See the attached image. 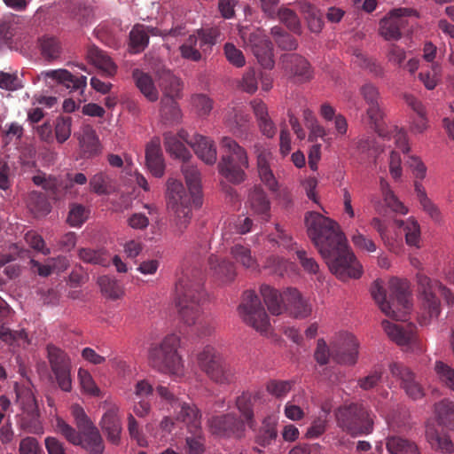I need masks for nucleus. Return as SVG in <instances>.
<instances>
[{
  "instance_id": "nucleus-1",
  "label": "nucleus",
  "mask_w": 454,
  "mask_h": 454,
  "mask_svg": "<svg viewBox=\"0 0 454 454\" xmlns=\"http://www.w3.org/2000/svg\"><path fill=\"white\" fill-rule=\"evenodd\" d=\"M305 225L308 236L337 278L341 280L360 278L362 266L348 248L345 234L336 221L311 211L305 215Z\"/></svg>"
},
{
  "instance_id": "nucleus-2",
  "label": "nucleus",
  "mask_w": 454,
  "mask_h": 454,
  "mask_svg": "<svg viewBox=\"0 0 454 454\" xmlns=\"http://www.w3.org/2000/svg\"><path fill=\"white\" fill-rule=\"evenodd\" d=\"M207 298L204 278L199 271L184 274L176 285L175 303L180 319L186 325H196L202 336L210 335L214 330L212 320L203 314Z\"/></svg>"
},
{
  "instance_id": "nucleus-3",
  "label": "nucleus",
  "mask_w": 454,
  "mask_h": 454,
  "mask_svg": "<svg viewBox=\"0 0 454 454\" xmlns=\"http://www.w3.org/2000/svg\"><path fill=\"white\" fill-rule=\"evenodd\" d=\"M78 431L61 418L56 419V430L70 443L81 446L91 454H102L105 450L104 441L98 427L93 424L78 404L71 408Z\"/></svg>"
},
{
  "instance_id": "nucleus-4",
  "label": "nucleus",
  "mask_w": 454,
  "mask_h": 454,
  "mask_svg": "<svg viewBox=\"0 0 454 454\" xmlns=\"http://www.w3.org/2000/svg\"><path fill=\"white\" fill-rule=\"evenodd\" d=\"M390 301H387L381 281L376 280L371 287V294L381 311L395 320H406L411 309L409 286L407 281L393 278L389 281Z\"/></svg>"
},
{
  "instance_id": "nucleus-5",
  "label": "nucleus",
  "mask_w": 454,
  "mask_h": 454,
  "mask_svg": "<svg viewBox=\"0 0 454 454\" xmlns=\"http://www.w3.org/2000/svg\"><path fill=\"white\" fill-rule=\"evenodd\" d=\"M221 145L223 153L217 165L219 174L233 184L243 183L249 167L247 151L229 137L222 138Z\"/></svg>"
},
{
  "instance_id": "nucleus-6",
  "label": "nucleus",
  "mask_w": 454,
  "mask_h": 454,
  "mask_svg": "<svg viewBox=\"0 0 454 454\" xmlns=\"http://www.w3.org/2000/svg\"><path fill=\"white\" fill-rule=\"evenodd\" d=\"M180 339L176 334L166 336L160 343L151 347L149 363L159 372L180 377L184 374V363L177 349Z\"/></svg>"
},
{
  "instance_id": "nucleus-7",
  "label": "nucleus",
  "mask_w": 454,
  "mask_h": 454,
  "mask_svg": "<svg viewBox=\"0 0 454 454\" xmlns=\"http://www.w3.org/2000/svg\"><path fill=\"white\" fill-rule=\"evenodd\" d=\"M374 417L370 410L360 403L342 405L335 411L338 427L353 437L371 434Z\"/></svg>"
},
{
  "instance_id": "nucleus-8",
  "label": "nucleus",
  "mask_w": 454,
  "mask_h": 454,
  "mask_svg": "<svg viewBox=\"0 0 454 454\" xmlns=\"http://www.w3.org/2000/svg\"><path fill=\"white\" fill-rule=\"evenodd\" d=\"M196 360L200 369L212 382L219 386H229L235 382V369L214 347L205 346L198 352Z\"/></svg>"
},
{
  "instance_id": "nucleus-9",
  "label": "nucleus",
  "mask_w": 454,
  "mask_h": 454,
  "mask_svg": "<svg viewBox=\"0 0 454 454\" xmlns=\"http://www.w3.org/2000/svg\"><path fill=\"white\" fill-rule=\"evenodd\" d=\"M435 412L437 423L427 425V439L434 450L450 453L454 446L443 427H454V403L449 400H442L435 405Z\"/></svg>"
},
{
  "instance_id": "nucleus-10",
  "label": "nucleus",
  "mask_w": 454,
  "mask_h": 454,
  "mask_svg": "<svg viewBox=\"0 0 454 454\" xmlns=\"http://www.w3.org/2000/svg\"><path fill=\"white\" fill-rule=\"evenodd\" d=\"M220 35V29L217 27L197 29L180 45L179 51L182 58L193 62L200 61L211 53Z\"/></svg>"
},
{
  "instance_id": "nucleus-11",
  "label": "nucleus",
  "mask_w": 454,
  "mask_h": 454,
  "mask_svg": "<svg viewBox=\"0 0 454 454\" xmlns=\"http://www.w3.org/2000/svg\"><path fill=\"white\" fill-rule=\"evenodd\" d=\"M239 35L246 50L250 51L265 69L274 67L273 45L265 32L259 27H240Z\"/></svg>"
},
{
  "instance_id": "nucleus-12",
  "label": "nucleus",
  "mask_w": 454,
  "mask_h": 454,
  "mask_svg": "<svg viewBox=\"0 0 454 454\" xmlns=\"http://www.w3.org/2000/svg\"><path fill=\"white\" fill-rule=\"evenodd\" d=\"M239 312L243 321L257 332L268 333L270 331L269 317L254 291L244 292L242 302L239 306Z\"/></svg>"
},
{
  "instance_id": "nucleus-13",
  "label": "nucleus",
  "mask_w": 454,
  "mask_h": 454,
  "mask_svg": "<svg viewBox=\"0 0 454 454\" xmlns=\"http://www.w3.org/2000/svg\"><path fill=\"white\" fill-rule=\"evenodd\" d=\"M418 285L422 296V305L430 317H437L440 314V301L437 294L442 296L449 305L454 303V295L442 283L431 280L425 275L418 274Z\"/></svg>"
},
{
  "instance_id": "nucleus-14",
  "label": "nucleus",
  "mask_w": 454,
  "mask_h": 454,
  "mask_svg": "<svg viewBox=\"0 0 454 454\" xmlns=\"http://www.w3.org/2000/svg\"><path fill=\"white\" fill-rule=\"evenodd\" d=\"M418 285L422 296V305L430 317H437L440 314V301L437 294L442 296L449 305L454 303V295L442 283L431 280L425 275L418 274Z\"/></svg>"
},
{
  "instance_id": "nucleus-15",
  "label": "nucleus",
  "mask_w": 454,
  "mask_h": 454,
  "mask_svg": "<svg viewBox=\"0 0 454 454\" xmlns=\"http://www.w3.org/2000/svg\"><path fill=\"white\" fill-rule=\"evenodd\" d=\"M382 327L387 336L397 345L404 347L406 350L422 351V345L416 334V327L413 325H397L383 320Z\"/></svg>"
},
{
  "instance_id": "nucleus-16",
  "label": "nucleus",
  "mask_w": 454,
  "mask_h": 454,
  "mask_svg": "<svg viewBox=\"0 0 454 454\" xmlns=\"http://www.w3.org/2000/svg\"><path fill=\"white\" fill-rule=\"evenodd\" d=\"M39 79L44 81L49 87L61 86L70 91L83 92L87 86L85 75L75 76L67 69H52L41 72Z\"/></svg>"
},
{
  "instance_id": "nucleus-17",
  "label": "nucleus",
  "mask_w": 454,
  "mask_h": 454,
  "mask_svg": "<svg viewBox=\"0 0 454 454\" xmlns=\"http://www.w3.org/2000/svg\"><path fill=\"white\" fill-rule=\"evenodd\" d=\"M416 14L409 8H398L391 11L388 16L380 21V35L387 41H397L402 37V30L407 26L405 17Z\"/></svg>"
},
{
  "instance_id": "nucleus-18",
  "label": "nucleus",
  "mask_w": 454,
  "mask_h": 454,
  "mask_svg": "<svg viewBox=\"0 0 454 454\" xmlns=\"http://www.w3.org/2000/svg\"><path fill=\"white\" fill-rule=\"evenodd\" d=\"M208 426L213 434L221 437L241 438L246 430L245 421L233 413L214 416Z\"/></svg>"
},
{
  "instance_id": "nucleus-19",
  "label": "nucleus",
  "mask_w": 454,
  "mask_h": 454,
  "mask_svg": "<svg viewBox=\"0 0 454 454\" xmlns=\"http://www.w3.org/2000/svg\"><path fill=\"white\" fill-rule=\"evenodd\" d=\"M391 375L400 381L401 387L412 400H419L425 395L424 389L416 379L414 372L402 363L389 364Z\"/></svg>"
},
{
  "instance_id": "nucleus-20",
  "label": "nucleus",
  "mask_w": 454,
  "mask_h": 454,
  "mask_svg": "<svg viewBox=\"0 0 454 454\" xmlns=\"http://www.w3.org/2000/svg\"><path fill=\"white\" fill-rule=\"evenodd\" d=\"M358 342L350 333H343L331 348V356L338 364H355L358 355Z\"/></svg>"
},
{
  "instance_id": "nucleus-21",
  "label": "nucleus",
  "mask_w": 454,
  "mask_h": 454,
  "mask_svg": "<svg viewBox=\"0 0 454 454\" xmlns=\"http://www.w3.org/2000/svg\"><path fill=\"white\" fill-rule=\"evenodd\" d=\"M283 299V313L286 312L291 317L298 319H303L310 316L312 312L311 303L296 288H286L284 291Z\"/></svg>"
},
{
  "instance_id": "nucleus-22",
  "label": "nucleus",
  "mask_w": 454,
  "mask_h": 454,
  "mask_svg": "<svg viewBox=\"0 0 454 454\" xmlns=\"http://www.w3.org/2000/svg\"><path fill=\"white\" fill-rule=\"evenodd\" d=\"M166 197L168 207L172 211L191 207L192 203V195L190 191L186 192L183 184L174 178H169L167 182Z\"/></svg>"
},
{
  "instance_id": "nucleus-23",
  "label": "nucleus",
  "mask_w": 454,
  "mask_h": 454,
  "mask_svg": "<svg viewBox=\"0 0 454 454\" xmlns=\"http://www.w3.org/2000/svg\"><path fill=\"white\" fill-rule=\"evenodd\" d=\"M280 63L286 72L297 77L299 81H308L312 77L309 63L301 55L283 54L280 57Z\"/></svg>"
},
{
  "instance_id": "nucleus-24",
  "label": "nucleus",
  "mask_w": 454,
  "mask_h": 454,
  "mask_svg": "<svg viewBox=\"0 0 454 454\" xmlns=\"http://www.w3.org/2000/svg\"><path fill=\"white\" fill-rule=\"evenodd\" d=\"M100 427L111 443L118 444L120 442L122 428L117 406H111L107 409L102 416Z\"/></svg>"
},
{
  "instance_id": "nucleus-25",
  "label": "nucleus",
  "mask_w": 454,
  "mask_h": 454,
  "mask_svg": "<svg viewBox=\"0 0 454 454\" xmlns=\"http://www.w3.org/2000/svg\"><path fill=\"white\" fill-rule=\"evenodd\" d=\"M174 410L176 419L184 422L190 433L197 434L201 429V414L194 404L180 401Z\"/></svg>"
},
{
  "instance_id": "nucleus-26",
  "label": "nucleus",
  "mask_w": 454,
  "mask_h": 454,
  "mask_svg": "<svg viewBox=\"0 0 454 454\" xmlns=\"http://www.w3.org/2000/svg\"><path fill=\"white\" fill-rule=\"evenodd\" d=\"M214 278L221 284L231 283L236 277L235 265L225 258L212 254L208 259Z\"/></svg>"
},
{
  "instance_id": "nucleus-27",
  "label": "nucleus",
  "mask_w": 454,
  "mask_h": 454,
  "mask_svg": "<svg viewBox=\"0 0 454 454\" xmlns=\"http://www.w3.org/2000/svg\"><path fill=\"white\" fill-rule=\"evenodd\" d=\"M150 35H158V29L142 24H136L129 32V51L133 54L142 52L149 43Z\"/></svg>"
},
{
  "instance_id": "nucleus-28",
  "label": "nucleus",
  "mask_w": 454,
  "mask_h": 454,
  "mask_svg": "<svg viewBox=\"0 0 454 454\" xmlns=\"http://www.w3.org/2000/svg\"><path fill=\"white\" fill-rule=\"evenodd\" d=\"M192 148L195 154L207 165H213L217 159L216 147L212 139L207 137L194 134V141L192 142Z\"/></svg>"
},
{
  "instance_id": "nucleus-29",
  "label": "nucleus",
  "mask_w": 454,
  "mask_h": 454,
  "mask_svg": "<svg viewBox=\"0 0 454 454\" xmlns=\"http://www.w3.org/2000/svg\"><path fill=\"white\" fill-rule=\"evenodd\" d=\"M182 172L185 178L186 184L192 195V204L200 207L202 204L200 195V173L196 166L192 165L189 160L183 162Z\"/></svg>"
},
{
  "instance_id": "nucleus-30",
  "label": "nucleus",
  "mask_w": 454,
  "mask_h": 454,
  "mask_svg": "<svg viewBox=\"0 0 454 454\" xmlns=\"http://www.w3.org/2000/svg\"><path fill=\"white\" fill-rule=\"evenodd\" d=\"M271 153L265 149L257 153V171L261 181L272 192L278 190V183L270 166Z\"/></svg>"
},
{
  "instance_id": "nucleus-31",
  "label": "nucleus",
  "mask_w": 454,
  "mask_h": 454,
  "mask_svg": "<svg viewBox=\"0 0 454 454\" xmlns=\"http://www.w3.org/2000/svg\"><path fill=\"white\" fill-rule=\"evenodd\" d=\"M146 166L152 175L155 177H161L164 175L165 163L160 144L152 141L145 149Z\"/></svg>"
},
{
  "instance_id": "nucleus-32",
  "label": "nucleus",
  "mask_w": 454,
  "mask_h": 454,
  "mask_svg": "<svg viewBox=\"0 0 454 454\" xmlns=\"http://www.w3.org/2000/svg\"><path fill=\"white\" fill-rule=\"evenodd\" d=\"M79 145L83 158H92L101 152L99 139L96 131L90 126L82 128L79 137Z\"/></svg>"
},
{
  "instance_id": "nucleus-33",
  "label": "nucleus",
  "mask_w": 454,
  "mask_h": 454,
  "mask_svg": "<svg viewBox=\"0 0 454 454\" xmlns=\"http://www.w3.org/2000/svg\"><path fill=\"white\" fill-rule=\"evenodd\" d=\"M248 204L251 210L261 215L265 221L269 220L270 202L265 192L260 186H254L248 194Z\"/></svg>"
},
{
  "instance_id": "nucleus-34",
  "label": "nucleus",
  "mask_w": 454,
  "mask_h": 454,
  "mask_svg": "<svg viewBox=\"0 0 454 454\" xmlns=\"http://www.w3.org/2000/svg\"><path fill=\"white\" fill-rule=\"evenodd\" d=\"M259 398V393L251 394L248 392H244L236 399V407L240 412V414L243 416L245 425L247 424L250 428H254L255 427L253 408Z\"/></svg>"
},
{
  "instance_id": "nucleus-35",
  "label": "nucleus",
  "mask_w": 454,
  "mask_h": 454,
  "mask_svg": "<svg viewBox=\"0 0 454 454\" xmlns=\"http://www.w3.org/2000/svg\"><path fill=\"white\" fill-rule=\"evenodd\" d=\"M88 59L106 75L113 76L117 71V66L112 59L98 47H91L88 50Z\"/></svg>"
},
{
  "instance_id": "nucleus-36",
  "label": "nucleus",
  "mask_w": 454,
  "mask_h": 454,
  "mask_svg": "<svg viewBox=\"0 0 454 454\" xmlns=\"http://www.w3.org/2000/svg\"><path fill=\"white\" fill-rule=\"evenodd\" d=\"M260 293L264 300L265 304L268 307L269 311L275 316H278L283 313L284 308V292L278 293V291L268 285H262Z\"/></svg>"
},
{
  "instance_id": "nucleus-37",
  "label": "nucleus",
  "mask_w": 454,
  "mask_h": 454,
  "mask_svg": "<svg viewBox=\"0 0 454 454\" xmlns=\"http://www.w3.org/2000/svg\"><path fill=\"white\" fill-rule=\"evenodd\" d=\"M297 5L307 20L309 30L313 33H319L324 25L320 11L307 1H300Z\"/></svg>"
},
{
  "instance_id": "nucleus-38",
  "label": "nucleus",
  "mask_w": 454,
  "mask_h": 454,
  "mask_svg": "<svg viewBox=\"0 0 454 454\" xmlns=\"http://www.w3.org/2000/svg\"><path fill=\"white\" fill-rule=\"evenodd\" d=\"M132 77L137 87L148 100L154 102L158 99V91L153 84L152 77L148 74L136 68L132 72Z\"/></svg>"
},
{
  "instance_id": "nucleus-39",
  "label": "nucleus",
  "mask_w": 454,
  "mask_h": 454,
  "mask_svg": "<svg viewBox=\"0 0 454 454\" xmlns=\"http://www.w3.org/2000/svg\"><path fill=\"white\" fill-rule=\"evenodd\" d=\"M386 448L390 454H419L415 442L398 435L388 436Z\"/></svg>"
},
{
  "instance_id": "nucleus-40",
  "label": "nucleus",
  "mask_w": 454,
  "mask_h": 454,
  "mask_svg": "<svg viewBox=\"0 0 454 454\" xmlns=\"http://www.w3.org/2000/svg\"><path fill=\"white\" fill-rule=\"evenodd\" d=\"M230 254L238 263L247 269H254L257 265L256 259L252 254L249 245L236 242L231 246Z\"/></svg>"
},
{
  "instance_id": "nucleus-41",
  "label": "nucleus",
  "mask_w": 454,
  "mask_h": 454,
  "mask_svg": "<svg viewBox=\"0 0 454 454\" xmlns=\"http://www.w3.org/2000/svg\"><path fill=\"white\" fill-rule=\"evenodd\" d=\"M48 360L52 372L71 368L69 356L54 345L47 346Z\"/></svg>"
},
{
  "instance_id": "nucleus-42",
  "label": "nucleus",
  "mask_w": 454,
  "mask_h": 454,
  "mask_svg": "<svg viewBox=\"0 0 454 454\" xmlns=\"http://www.w3.org/2000/svg\"><path fill=\"white\" fill-rule=\"evenodd\" d=\"M163 92V98H171L176 99L180 98L182 84L179 78L169 72L164 73L159 82Z\"/></svg>"
},
{
  "instance_id": "nucleus-43",
  "label": "nucleus",
  "mask_w": 454,
  "mask_h": 454,
  "mask_svg": "<svg viewBox=\"0 0 454 454\" xmlns=\"http://www.w3.org/2000/svg\"><path fill=\"white\" fill-rule=\"evenodd\" d=\"M164 145L166 150L175 158L181 160L183 162L187 161L192 157L191 153L185 147L177 137L172 134H165Z\"/></svg>"
},
{
  "instance_id": "nucleus-44",
  "label": "nucleus",
  "mask_w": 454,
  "mask_h": 454,
  "mask_svg": "<svg viewBox=\"0 0 454 454\" xmlns=\"http://www.w3.org/2000/svg\"><path fill=\"white\" fill-rule=\"evenodd\" d=\"M32 181L35 185L41 186L52 198L56 199L59 196L61 184L56 176L38 171V173L32 177Z\"/></svg>"
},
{
  "instance_id": "nucleus-45",
  "label": "nucleus",
  "mask_w": 454,
  "mask_h": 454,
  "mask_svg": "<svg viewBox=\"0 0 454 454\" xmlns=\"http://www.w3.org/2000/svg\"><path fill=\"white\" fill-rule=\"evenodd\" d=\"M90 209L80 203L69 204L67 223L71 227H81L89 218Z\"/></svg>"
},
{
  "instance_id": "nucleus-46",
  "label": "nucleus",
  "mask_w": 454,
  "mask_h": 454,
  "mask_svg": "<svg viewBox=\"0 0 454 454\" xmlns=\"http://www.w3.org/2000/svg\"><path fill=\"white\" fill-rule=\"evenodd\" d=\"M40 51L43 59L52 61L59 58L61 46L59 40L53 36H43L39 40Z\"/></svg>"
},
{
  "instance_id": "nucleus-47",
  "label": "nucleus",
  "mask_w": 454,
  "mask_h": 454,
  "mask_svg": "<svg viewBox=\"0 0 454 454\" xmlns=\"http://www.w3.org/2000/svg\"><path fill=\"white\" fill-rule=\"evenodd\" d=\"M414 185L417 198L423 210L428 214L432 219L435 221L439 220L441 216L440 210L437 206L433 203L432 200L427 197L422 184L416 181Z\"/></svg>"
},
{
  "instance_id": "nucleus-48",
  "label": "nucleus",
  "mask_w": 454,
  "mask_h": 454,
  "mask_svg": "<svg viewBox=\"0 0 454 454\" xmlns=\"http://www.w3.org/2000/svg\"><path fill=\"white\" fill-rule=\"evenodd\" d=\"M353 62L357 66L368 70L374 76L381 77L384 74V68L376 60L368 58L360 50H354Z\"/></svg>"
},
{
  "instance_id": "nucleus-49",
  "label": "nucleus",
  "mask_w": 454,
  "mask_h": 454,
  "mask_svg": "<svg viewBox=\"0 0 454 454\" xmlns=\"http://www.w3.org/2000/svg\"><path fill=\"white\" fill-rule=\"evenodd\" d=\"M270 34L278 47L282 51H294L298 47L297 40L279 26L273 27Z\"/></svg>"
},
{
  "instance_id": "nucleus-50",
  "label": "nucleus",
  "mask_w": 454,
  "mask_h": 454,
  "mask_svg": "<svg viewBox=\"0 0 454 454\" xmlns=\"http://www.w3.org/2000/svg\"><path fill=\"white\" fill-rule=\"evenodd\" d=\"M380 189L384 201L394 212L405 215L408 212L407 207L396 198L391 190L389 184L384 178L380 179Z\"/></svg>"
},
{
  "instance_id": "nucleus-51",
  "label": "nucleus",
  "mask_w": 454,
  "mask_h": 454,
  "mask_svg": "<svg viewBox=\"0 0 454 454\" xmlns=\"http://www.w3.org/2000/svg\"><path fill=\"white\" fill-rule=\"evenodd\" d=\"M277 420L274 417H267L263 419L262 427L256 437V442L262 446H267L277 437Z\"/></svg>"
},
{
  "instance_id": "nucleus-52",
  "label": "nucleus",
  "mask_w": 454,
  "mask_h": 454,
  "mask_svg": "<svg viewBox=\"0 0 454 454\" xmlns=\"http://www.w3.org/2000/svg\"><path fill=\"white\" fill-rule=\"evenodd\" d=\"M111 181V176L107 173L98 172L90 179V189L98 195L110 194L112 189Z\"/></svg>"
},
{
  "instance_id": "nucleus-53",
  "label": "nucleus",
  "mask_w": 454,
  "mask_h": 454,
  "mask_svg": "<svg viewBox=\"0 0 454 454\" xmlns=\"http://www.w3.org/2000/svg\"><path fill=\"white\" fill-rule=\"evenodd\" d=\"M368 108L366 110V114L371 121V124L372 125L374 130L379 134L380 137H387L389 136L388 132H385L381 121L383 119V110L380 106V103H375V104H370L367 105Z\"/></svg>"
},
{
  "instance_id": "nucleus-54",
  "label": "nucleus",
  "mask_w": 454,
  "mask_h": 454,
  "mask_svg": "<svg viewBox=\"0 0 454 454\" xmlns=\"http://www.w3.org/2000/svg\"><path fill=\"white\" fill-rule=\"evenodd\" d=\"M277 17L292 32L298 35L301 33V21L294 11L281 7L278 10Z\"/></svg>"
},
{
  "instance_id": "nucleus-55",
  "label": "nucleus",
  "mask_w": 454,
  "mask_h": 454,
  "mask_svg": "<svg viewBox=\"0 0 454 454\" xmlns=\"http://www.w3.org/2000/svg\"><path fill=\"white\" fill-rule=\"evenodd\" d=\"M397 225L403 227L405 232V240L409 246L419 247L420 241V228L415 220H408L407 222L396 221Z\"/></svg>"
},
{
  "instance_id": "nucleus-56",
  "label": "nucleus",
  "mask_w": 454,
  "mask_h": 454,
  "mask_svg": "<svg viewBox=\"0 0 454 454\" xmlns=\"http://www.w3.org/2000/svg\"><path fill=\"white\" fill-rule=\"evenodd\" d=\"M30 209L37 214L46 215L51 210V205L43 192L33 191L28 195L27 200Z\"/></svg>"
},
{
  "instance_id": "nucleus-57",
  "label": "nucleus",
  "mask_w": 454,
  "mask_h": 454,
  "mask_svg": "<svg viewBox=\"0 0 454 454\" xmlns=\"http://www.w3.org/2000/svg\"><path fill=\"white\" fill-rule=\"evenodd\" d=\"M160 114L167 121H177L181 117V112L176 99L162 98L160 101Z\"/></svg>"
},
{
  "instance_id": "nucleus-58",
  "label": "nucleus",
  "mask_w": 454,
  "mask_h": 454,
  "mask_svg": "<svg viewBox=\"0 0 454 454\" xmlns=\"http://www.w3.org/2000/svg\"><path fill=\"white\" fill-rule=\"evenodd\" d=\"M98 284L102 293L113 300L119 299L123 294L122 287L114 278L107 276L100 277L98 278Z\"/></svg>"
},
{
  "instance_id": "nucleus-59",
  "label": "nucleus",
  "mask_w": 454,
  "mask_h": 454,
  "mask_svg": "<svg viewBox=\"0 0 454 454\" xmlns=\"http://www.w3.org/2000/svg\"><path fill=\"white\" fill-rule=\"evenodd\" d=\"M249 121V114L245 113L241 108L232 109V111L229 112L226 116V122L234 130V132H236L235 129H244Z\"/></svg>"
},
{
  "instance_id": "nucleus-60",
  "label": "nucleus",
  "mask_w": 454,
  "mask_h": 454,
  "mask_svg": "<svg viewBox=\"0 0 454 454\" xmlns=\"http://www.w3.org/2000/svg\"><path fill=\"white\" fill-rule=\"evenodd\" d=\"M434 371L439 380L454 391V369L442 361H437L434 364Z\"/></svg>"
},
{
  "instance_id": "nucleus-61",
  "label": "nucleus",
  "mask_w": 454,
  "mask_h": 454,
  "mask_svg": "<svg viewBox=\"0 0 454 454\" xmlns=\"http://www.w3.org/2000/svg\"><path fill=\"white\" fill-rule=\"evenodd\" d=\"M79 258L87 263L98 264L106 266L107 258L101 250H93L90 248H82L79 250Z\"/></svg>"
},
{
  "instance_id": "nucleus-62",
  "label": "nucleus",
  "mask_w": 454,
  "mask_h": 454,
  "mask_svg": "<svg viewBox=\"0 0 454 454\" xmlns=\"http://www.w3.org/2000/svg\"><path fill=\"white\" fill-rule=\"evenodd\" d=\"M72 119L69 116H61L55 122V135L59 143L66 142L71 135Z\"/></svg>"
},
{
  "instance_id": "nucleus-63",
  "label": "nucleus",
  "mask_w": 454,
  "mask_h": 454,
  "mask_svg": "<svg viewBox=\"0 0 454 454\" xmlns=\"http://www.w3.org/2000/svg\"><path fill=\"white\" fill-rule=\"evenodd\" d=\"M174 212L176 214V223L173 232L176 236H181L190 223L192 217L191 207L181 208Z\"/></svg>"
},
{
  "instance_id": "nucleus-64",
  "label": "nucleus",
  "mask_w": 454,
  "mask_h": 454,
  "mask_svg": "<svg viewBox=\"0 0 454 454\" xmlns=\"http://www.w3.org/2000/svg\"><path fill=\"white\" fill-rule=\"evenodd\" d=\"M224 55L227 60L236 67H242L246 64V59L243 52L233 43H227L223 47Z\"/></svg>"
}]
</instances>
